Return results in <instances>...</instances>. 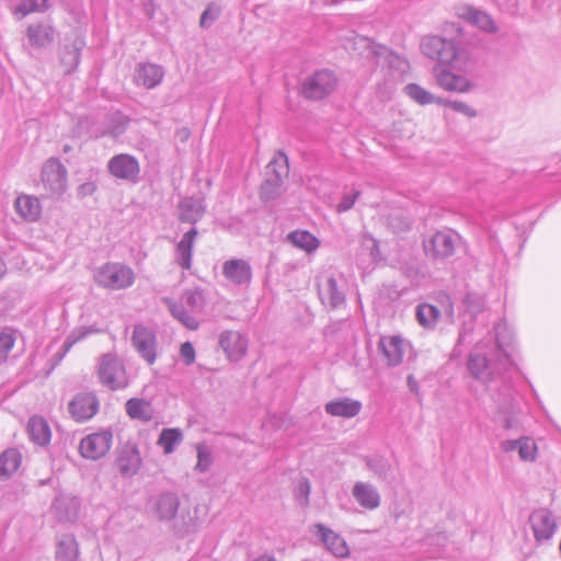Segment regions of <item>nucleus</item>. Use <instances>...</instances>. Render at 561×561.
Instances as JSON below:
<instances>
[{
  "label": "nucleus",
  "instance_id": "obj_1",
  "mask_svg": "<svg viewBox=\"0 0 561 561\" xmlns=\"http://www.w3.org/2000/svg\"><path fill=\"white\" fill-rule=\"evenodd\" d=\"M93 280L103 289L124 290L135 284L136 273L125 263L105 262L94 271Z\"/></svg>",
  "mask_w": 561,
  "mask_h": 561
},
{
  "label": "nucleus",
  "instance_id": "obj_2",
  "mask_svg": "<svg viewBox=\"0 0 561 561\" xmlns=\"http://www.w3.org/2000/svg\"><path fill=\"white\" fill-rule=\"evenodd\" d=\"M442 312L449 317L454 316V305L448 295L440 294L437 297V305L420 304L416 307V320L425 329H434L439 320Z\"/></svg>",
  "mask_w": 561,
  "mask_h": 561
},
{
  "label": "nucleus",
  "instance_id": "obj_3",
  "mask_svg": "<svg viewBox=\"0 0 561 561\" xmlns=\"http://www.w3.org/2000/svg\"><path fill=\"white\" fill-rule=\"evenodd\" d=\"M336 85L337 78L334 72L323 69L304 81L301 92L307 99L319 100L333 92Z\"/></svg>",
  "mask_w": 561,
  "mask_h": 561
},
{
  "label": "nucleus",
  "instance_id": "obj_4",
  "mask_svg": "<svg viewBox=\"0 0 561 561\" xmlns=\"http://www.w3.org/2000/svg\"><path fill=\"white\" fill-rule=\"evenodd\" d=\"M421 49L428 58L445 65L453 64L458 57V50L454 42L434 35L422 39Z\"/></svg>",
  "mask_w": 561,
  "mask_h": 561
},
{
  "label": "nucleus",
  "instance_id": "obj_5",
  "mask_svg": "<svg viewBox=\"0 0 561 561\" xmlns=\"http://www.w3.org/2000/svg\"><path fill=\"white\" fill-rule=\"evenodd\" d=\"M112 444L113 435L111 432L93 433L81 439L79 453L85 459L98 460L110 451Z\"/></svg>",
  "mask_w": 561,
  "mask_h": 561
},
{
  "label": "nucleus",
  "instance_id": "obj_6",
  "mask_svg": "<svg viewBox=\"0 0 561 561\" xmlns=\"http://www.w3.org/2000/svg\"><path fill=\"white\" fill-rule=\"evenodd\" d=\"M99 376L108 388L122 389L127 386L128 379L121 360L112 355H104L101 359Z\"/></svg>",
  "mask_w": 561,
  "mask_h": 561
},
{
  "label": "nucleus",
  "instance_id": "obj_7",
  "mask_svg": "<svg viewBox=\"0 0 561 561\" xmlns=\"http://www.w3.org/2000/svg\"><path fill=\"white\" fill-rule=\"evenodd\" d=\"M131 342L139 355L149 364L153 365L158 357V345L154 332L144 325H136L133 332Z\"/></svg>",
  "mask_w": 561,
  "mask_h": 561
},
{
  "label": "nucleus",
  "instance_id": "obj_8",
  "mask_svg": "<svg viewBox=\"0 0 561 561\" xmlns=\"http://www.w3.org/2000/svg\"><path fill=\"white\" fill-rule=\"evenodd\" d=\"M68 411L76 422H84L98 413L99 401L93 393H79L69 402Z\"/></svg>",
  "mask_w": 561,
  "mask_h": 561
},
{
  "label": "nucleus",
  "instance_id": "obj_9",
  "mask_svg": "<svg viewBox=\"0 0 561 561\" xmlns=\"http://www.w3.org/2000/svg\"><path fill=\"white\" fill-rule=\"evenodd\" d=\"M141 457L135 444L126 443L118 448L116 467L123 476H134L141 467Z\"/></svg>",
  "mask_w": 561,
  "mask_h": 561
},
{
  "label": "nucleus",
  "instance_id": "obj_10",
  "mask_svg": "<svg viewBox=\"0 0 561 561\" xmlns=\"http://www.w3.org/2000/svg\"><path fill=\"white\" fill-rule=\"evenodd\" d=\"M219 345L230 360L241 359L248 351L245 336L233 330H227L220 334Z\"/></svg>",
  "mask_w": 561,
  "mask_h": 561
},
{
  "label": "nucleus",
  "instance_id": "obj_11",
  "mask_svg": "<svg viewBox=\"0 0 561 561\" xmlns=\"http://www.w3.org/2000/svg\"><path fill=\"white\" fill-rule=\"evenodd\" d=\"M108 170L115 178L134 180L139 173V165L135 158L128 154H117L108 163Z\"/></svg>",
  "mask_w": 561,
  "mask_h": 561
},
{
  "label": "nucleus",
  "instance_id": "obj_12",
  "mask_svg": "<svg viewBox=\"0 0 561 561\" xmlns=\"http://www.w3.org/2000/svg\"><path fill=\"white\" fill-rule=\"evenodd\" d=\"M408 343L399 335L382 336L379 348L389 365H398L402 362Z\"/></svg>",
  "mask_w": 561,
  "mask_h": 561
},
{
  "label": "nucleus",
  "instance_id": "obj_13",
  "mask_svg": "<svg viewBox=\"0 0 561 561\" xmlns=\"http://www.w3.org/2000/svg\"><path fill=\"white\" fill-rule=\"evenodd\" d=\"M529 522L537 540L549 539L554 533L556 522L551 513L545 508L535 511Z\"/></svg>",
  "mask_w": 561,
  "mask_h": 561
},
{
  "label": "nucleus",
  "instance_id": "obj_14",
  "mask_svg": "<svg viewBox=\"0 0 561 561\" xmlns=\"http://www.w3.org/2000/svg\"><path fill=\"white\" fill-rule=\"evenodd\" d=\"M435 77L438 87L448 92L465 93L469 91L471 87L466 77L456 75L449 70L436 71Z\"/></svg>",
  "mask_w": 561,
  "mask_h": 561
},
{
  "label": "nucleus",
  "instance_id": "obj_15",
  "mask_svg": "<svg viewBox=\"0 0 561 561\" xmlns=\"http://www.w3.org/2000/svg\"><path fill=\"white\" fill-rule=\"evenodd\" d=\"M453 238L444 232H437L433 236L430 244L425 247L426 253L433 259H445L454 252Z\"/></svg>",
  "mask_w": 561,
  "mask_h": 561
},
{
  "label": "nucleus",
  "instance_id": "obj_16",
  "mask_svg": "<svg viewBox=\"0 0 561 561\" xmlns=\"http://www.w3.org/2000/svg\"><path fill=\"white\" fill-rule=\"evenodd\" d=\"M30 439L38 446H47L51 439V431L47 421L42 416H32L27 423Z\"/></svg>",
  "mask_w": 561,
  "mask_h": 561
},
{
  "label": "nucleus",
  "instance_id": "obj_17",
  "mask_svg": "<svg viewBox=\"0 0 561 561\" xmlns=\"http://www.w3.org/2000/svg\"><path fill=\"white\" fill-rule=\"evenodd\" d=\"M222 274L236 284H243L251 279V267L243 260H229L222 265Z\"/></svg>",
  "mask_w": 561,
  "mask_h": 561
},
{
  "label": "nucleus",
  "instance_id": "obj_18",
  "mask_svg": "<svg viewBox=\"0 0 561 561\" xmlns=\"http://www.w3.org/2000/svg\"><path fill=\"white\" fill-rule=\"evenodd\" d=\"M319 296L324 305L337 307L344 301V295L337 288L336 280L332 276H325L319 284Z\"/></svg>",
  "mask_w": 561,
  "mask_h": 561
},
{
  "label": "nucleus",
  "instance_id": "obj_19",
  "mask_svg": "<svg viewBox=\"0 0 561 561\" xmlns=\"http://www.w3.org/2000/svg\"><path fill=\"white\" fill-rule=\"evenodd\" d=\"M16 213L28 221H35L41 217L42 206L36 197L31 195H21L14 204Z\"/></svg>",
  "mask_w": 561,
  "mask_h": 561
},
{
  "label": "nucleus",
  "instance_id": "obj_20",
  "mask_svg": "<svg viewBox=\"0 0 561 561\" xmlns=\"http://www.w3.org/2000/svg\"><path fill=\"white\" fill-rule=\"evenodd\" d=\"M362 404L353 399L334 400L325 405L327 413L333 416L353 417L359 413Z\"/></svg>",
  "mask_w": 561,
  "mask_h": 561
},
{
  "label": "nucleus",
  "instance_id": "obj_21",
  "mask_svg": "<svg viewBox=\"0 0 561 561\" xmlns=\"http://www.w3.org/2000/svg\"><path fill=\"white\" fill-rule=\"evenodd\" d=\"M22 455L18 449L9 448L0 454V479H8L21 467Z\"/></svg>",
  "mask_w": 561,
  "mask_h": 561
},
{
  "label": "nucleus",
  "instance_id": "obj_22",
  "mask_svg": "<svg viewBox=\"0 0 561 561\" xmlns=\"http://www.w3.org/2000/svg\"><path fill=\"white\" fill-rule=\"evenodd\" d=\"M125 410L129 417L142 422L149 421L153 416V408L151 403L145 399H129L125 404Z\"/></svg>",
  "mask_w": 561,
  "mask_h": 561
},
{
  "label": "nucleus",
  "instance_id": "obj_23",
  "mask_svg": "<svg viewBox=\"0 0 561 561\" xmlns=\"http://www.w3.org/2000/svg\"><path fill=\"white\" fill-rule=\"evenodd\" d=\"M458 16L477 25L485 32L495 31L493 20L488 14L477 11L473 8H461L458 12Z\"/></svg>",
  "mask_w": 561,
  "mask_h": 561
},
{
  "label": "nucleus",
  "instance_id": "obj_24",
  "mask_svg": "<svg viewBox=\"0 0 561 561\" xmlns=\"http://www.w3.org/2000/svg\"><path fill=\"white\" fill-rule=\"evenodd\" d=\"M318 530L321 534L323 543L334 556L342 558L348 554V547L343 538L320 525Z\"/></svg>",
  "mask_w": 561,
  "mask_h": 561
},
{
  "label": "nucleus",
  "instance_id": "obj_25",
  "mask_svg": "<svg viewBox=\"0 0 561 561\" xmlns=\"http://www.w3.org/2000/svg\"><path fill=\"white\" fill-rule=\"evenodd\" d=\"M204 215V207L197 199L186 198L179 205V218L182 221L194 224Z\"/></svg>",
  "mask_w": 561,
  "mask_h": 561
},
{
  "label": "nucleus",
  "instance_id": "obj_26",
  "mask_svg": "<svg viewBox=\"0 0 561 561\" xmlns=\"http://www.w3.org/2000/svg\"><path fill=\"white\" fill-rule=\"evenodd\" d=\"M197 233V230L195 228H192L183 236L182 240L178 243L176 251L180 259V265L185 270L191 268L192 248Z\"/></svg>",
  "mask_w": 561,
  "mask_h": 561
},
{
  "label": "nucleus",
  "instance_id": "obj_27",
  "mask_svg": "<svg viewBox=\"0 0 561 561\" xmlns=\"http://www.w3.org/2000/svg\"><path fill=\"white\" fill-rule=\"evenodd\" d=\"M353 495L362 506L368 510L376 508L379 505V495L368 484L356 483L353 489Z\"/></svg>",
  "mask_w": 561,
  "mask_h": 561
},
{
  "label": "nucleus",
  "instance_id": "obj_28",
  "mask_svg": "<svg viewBox=\"0 0 561 561\" xmlns=\"http://www.w3.org/2000/svg\"><path fill=\"white\" fill-rule=\"evenodd\" d=\"M288 239L295 247L307 253L316 251L320 244L319 240L306 230H296L288 236Z\"/></svg>",
  "mask_w": 561,
  "mask_h": 561
},
{
  "label": "nucleus",
  "instance_id": "obj_29",
  "mask_svg": "<svg viewBox=\"0 0 561 561\" xmlns=\"http://www.w3.org/2000/svg\"><path fill=\"white\" fill-rule=\"evenodd\" d=\"M162 79V71L156 65H144L137 70V81L146 88L156 87Z\"/></svg>",
  "mask_w": 561,
  "mask_h": 561
},
{
  "label": "nucleus",
  "instance_id": "obj_30",
  "mask_svg": "<svg viewBox=\"0 0 561 561\" xmlns=\"http://www.w3.org/2000/svg\"><path fill=\"white\" fill-rule=\"evenodd\" d=\"M404 91L409 98H411L414 102H416L420 105H427L432 103L437 104V101L442 100V98H436L430 91H427L426 89L422 88L416 83L408 84Z\"/></svg>",
  "mask_w": 561,
  "mask_h": 561
},
{
  "label": "nucleus",
  "instance_id": "obj_31",
  "mask_svg": "<svg viewBox=\"0 0 561 561\" xmlns=\"http://www.w3.org/2000/svg\"><path fill=\"white\" fill-rule=\"evenodd\" d=\"M182 439V433L178 428H165L161 432L158 445L163 449L165 454H171L174 450V446Z\"/></svg>",
  "mask_w": 561,
  "mask_h": 561
},
{
  "label": "nucleus",
  "instance_id": "obj_32",
  "mask_svg": "<svg viewBox=\"0 0 561 561\" xmlns=\"http://www.w3.org/2000/svg\"><path fill=\"white\" fill-rule=\"evenodd\" d=\"M179 502L173 495H163L157 502V511L162 519L172 518L178 510Z\"/></svg>",
  "mask_w": 561,
  "mask_h": 561
},
{
  "label": "nucleus",
  "instance_id": "obj_33",
  "mask_svg": "<svg viewBox=\"0 0 561 561\" xmlns=\"http://www.w3.org/2000/svg\"><path fill=\"white\" fill-rule=\"evenodd\" d=\"M468 367L471 374L477 379H484L489 377L488 359L480 354H473L469 357Z\"/></svg>",
  "mask_w": 561,
  "mask_h": 561
},
{
  "label": "nucleus",
  "instance_id": "obj_34",
  "mask_svg": "<svg viewBox=\"0 0 561 561\" xmlns=\"http://www.w3.org/2000/svg\"><path fill=\"white\" fill-rule=\"evenodd\" d=\"M48 8V0H24L16 5L14 14L24 18L30 13L44 11Z\"/></svg>",
  "mask_w": 561,
  "mask_h": 561
},
{
  "label": "nucleus",
  "instance_id": "obj_35",
  "mask_svg": "<svg viewBox=\"0 0 561 561\" xmlns=\"http://www.w3.org/2000/svg\"><path fill=\"white\" fill-rule=\"evenodd\" d=\"M538 446L529 437L519 438L518 455L524 461H534L537 457Z\"/></svg>",
  "mask_w": 561,
  "mask_h": 561
},
{
  "label": "nucleus",
  "instance_id": "obj_36",
  "mask_svg": "<svg viewBox=\"0 0 561 561\" xmlns=\"http://www.w3.org/2000/svg\"><path fill=\"white\" fill-rule=\"evenodd\" d=\"M15 334L13 331L5 330L0 333V364L8 360L9 354L14 347Z\"/></svg>",
  "mask_w": 561,
  "mask_h": 561
},
{
  "label": "nucleus",
  "instance_id": "obj_37",
  "mask_svg": "<svg viewBox=\"0 0 561 561\" xmlns=\"http://www.w3.org/2000/svg\"><path fill=\"white\" fill-rule=\"evenodd\" d=\"M170 310L172 314L188 330L195 331L198 329L199 322L193 316L187 314L176 305H170Z\"/></svg>",
  "mask_w": 561,
  "mask_h": 561
},
{
  "label": "nucleus",
  "instance_id": "obj_38",
  "mask_svg": "<svg viewBox=\"0 0 561 561\" xmlns=\"http://www.w3.org/2000/svg\"><path fill=\"white\" fill-rule=\"evenodd\" d=\"M437 104L439 105H444V106H448L450 107L451 110L456 111V112H459L461 114H463L465 116L471 118V117H474L477 115V112L474 108H472L471 106H469L467 103L465 102H460V101H448L446 99H442L439 101H437Z\"/></svg>",
  "mask_w": 561,
  "mask_h": 561
},
{
  "label": "nucleus",
  "instance_id": "obj_39",
  "mask_svg": "<svg viewBox=\"0 0 561 561\" xmlns=\"http://www.w3.org/2000/svg\"><path fill=\"white\" fill-rule=\"evenodd\" d=\"M267 173L275 174V183L277 184L282 178L287 175L286 161L274 160L267 165Z\"/></svg>",
  "mask_w": 561,
  "mask_h": 561
},
{
  "label": "nucleus",
  "instance_id": "obj_40",
  "mask_svg": "<svg viewBox=\"0 0 561 561\" xmlns=\"http://www.w3.org/2000/svg\"><path fill=\"white\" fill-rule=\"evenodd\" d=\"M180 354L186 365H191L195 362V350L190 342H184L180 347Z\"/></svg>",
  "mask_w": 561,
  "mask_h": 561
},
{
  "label": "nucleus",
  "instance_id": "obj_41",
  "mask_svg": "<svg viewBox=\"0 0 561 561\" xmlns=\"http://www.w3.org/2000/svg\"><path fill=\"white\" fill-rule=\"evenodd\" d=\"M219 11L218 9L213 8L211 5L208 7L202 14L199 24L202 27L209 26L218 16Z\"/></svg>",
  "mask_w": 561,
  "mask_h": 561
},
{
  "label": "nucleus",
  "instance_id": "obj_42",
  "mask_svg": "<svg viewBox=\"0 0 561 561\" xmlns=\"http://www.w3.org/2000/svg\"><path fill=\"white\" fill-rule=\"evenodd\" d=\"M197 457H198V461H197L196 467L199 470H206L209 467L210 461H211L209 453L205 448L199 446L197 448Z\"/></svg>",
  "mask_w": 561,
  "mask_h": 561
},
{
  "label": "nucleus",
  "instance_id": "obj_43",
  "mask_svg": "<svg viewBox=\"0 0 561 561\" xmlns=\"http://www.w3.org/2000/svg\"><path fill=\"white\" fill-rule=\"evenodd\" d=\"M49 169L51 172L55 173L56 175V180L59 182V184L61 185L65 181V175L64 173L61 172L60 168L58 165H49V167H46L45 168V171H44V175L47 176V181H48V173H49Z\"/></svg>",
  "mask_w": 561,
  "mask_h": 561
},
{
  "label": "nucleus",
  "instance_id": "obj_44",
  "mask_svg": "<svg viewBox=\"0 0 561 561\" xmlns=\"http://www.w3.org/2000/svg\"><path fill=\"white\" fill-rule=\"evenodd\" d=\"M518 446H519V439H516V440H506L502 444V449L504 451H512V450H515L517 449L518 450Z\"/></svg>",
  "mask_w": 561,
  "mask_h": 561
},
{
  "label": "nucleus",
  "instance_id": "obj_45",
  "mask_svg": "<svg viewBox=\"0 0 561 561\" xmlns=\"http://www.w3.org/2000/svg\"><path fill=\"white\" fill-rule=\"evenodd\" d=\"M36 31H37L36 27H30L28 28V37H30L31 42H33L34 44L38 45L39 42H38V39L36 38V35H35Z\"/></svg>",
  "mask_w": 561,
  "mask_h": 561
},
{
  "label": "nucleus",
  "instance_id": "obj_46",
  "mask_svg": "<svg viewBox=\"0 0 561 561\" xmlns=\"http://www.w3.org/2000/svg\"><path fill=\"white\" fill-rule=\"evenodd\" d=\"M78 341V339H68L64 344L65 353L69 352L73 344Z\"/></svg>",
  "mask_w": 561,
  "mask_h": 561
},
{
  "label": "nucleus",
  "instance_id": "obj_47",
  "mask_svg": "<svg viewBox=\"0 0 561 561\" xmlns=\"http://www.w3.org/2000/svg\"><path fill=\"white\" fill-rule=\"evenodd\" d=\"M94 190H95V186H94V184H91V183H87L81 186L82 193H91V192H94Z\"/></svg>",
  "mask_w": 561,
  "mask_h": 561
},
{
  "label": "nucleus",
  "instance_id": "obj_48",
  "mask_svg": "<svg viewBox=\"0 0 561 561\" xmlns=\"http://www.w3.org/2000/svg\"><path fill=\"white\" fill-rule=\"evenodd\" d=\"M196 297H201V294L198 291H195V293H191L187 297V301L188 304L193 302L195 300Z\"/></svg>",
  "mask_w": 561,
  "mask_h": 561
},
{
  "label": "nucleus",
  "instance_id": "obj_49",
  "mask_svg": "<svg viewBox=\"0 0 561 561\" xmlns=\"http://www.w3.org/2000/svg\"><path fill=\"white\" fill-rule=\"evenodd\" d=\"M254 561H275V560L272 557L262 556V557H259L257 559H255Z\"/></svg>",
  "mask_w": 561,
  "mask_h": 561
}]
</instances>
